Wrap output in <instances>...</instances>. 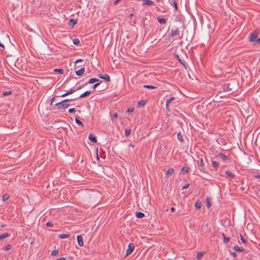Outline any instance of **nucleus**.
Listing matches in <instances>:
<instances>
[{"instance_id":"obj_1","label":"nucleus","mask_w":260,"mask_h":260,"mask_svg":"<svg viewBox=\"0 0 260 260\" xmlns=\"http://www.w3.org/2000/svg\"><path fill=\"white\" fill-rule=\"evenodd\" d=\"M55 105L58 106L57 109L59 110L66 109V108L70 106L69 104L65 102H63V101L55 104Z\"/></svg>"},{"instance_id":"obj_2","label":"nucleus","mask_w":260,"mask_h":260,"mask_svg":"<svg viewBox=\"0 0 260 260\" xmlns=\"http://www.w3.org/2000/svg\"><path fill=\"white\" fill-rule=\"evenodd\" d=\"M198 165L199 166V169L203 172H205L204 168V163L202 158H200L199 160L197 161Z\"/></svg>"},{"instance_id":"obj_3","label":"nucleus","mask_w":260,"mask_h":260,"mask_svg":"<svg viewBox=\"0 0 260 260\" xmlns=\"http://www.w3.org/2000/svg\"><path fill=\"white\" fill-rule=\"evenodd\" d=\"M135 245L133 243H131L128 244V249L126 250V256L129 255L134 250Z\"/></svg>"},{"instance_id":"obj_4","label":"nucleus","mask_w":260,"mask_h":260,"mask_svg":"<svg viewBox=\"0 0 260 260\" xmlns=\"http://www.w3.org/2000/svg\"><path fill=\"white\" fill-rule=\"evenodd\" d=\"M259 34L258 31H255L254 32L251 34L249 36L250 42H253L256 40Z\"/></svg>"},{"instance_id":"obj_5","label":"nucleus","mask_w":260,"mask_h":260,"mask_svg":"<svg viewBox=\"0 0 260 260\" xmlns=\"http://www.w3.org/2000/svg\"><path fill=\"white\" fill-rule=\"evenodd\" d=\"M180 34V31L178 28L175 30L171 29L170 33L169 34V37H173L174 36H178Z\"/></svg>"},{"instance_id":"obj_6","label":"nucleus","mask_w":260,"mask_h":260,"mask_svg":"<svg viewBox=\"0 0 260 260\" xmlns=\"http://www.w3.org/2000/svg\"><path fill=\"white\" fill-rule=\"evenodd\" d=\"M98 77L101 79H104V80H105L107 82L110 81V77L107 74H106V75L99 74L98 75Z\"/></svg>"},{"instance_id":"obj_7","label":"nucleus","mask_w":260,"mask_h":260,"mask_svg":"<svg viewBox=\"0 0 260 260\" xmlns=\"http://www.w3.org/2000/svg\"><path fill=\"white\" fill-rule=\"evenodd\" d=\"M216 156V157L221 158L223 161H225L229 159L228 157L226 155L222 153H219Z\"/></svg>"},{"instance_id":"obj_8","label":"nucleus","mask_w":260,"mask_h":260,"mask_svg":"<svg viewBox=\"0 0 260 260\" xmlns=\"http://www.w3.org/2000/svg\"><path fill=\"white\" fill-rule=\"evenodd\" d=\"M78 244L80 246H83L84 245L83 239L81 235H78L77 237Z\"/></svg>"},{"instance_id":"obj_9","label":"nucleus","mask_w":260,"mask_h":260,"mask_svg":"<svg viewBox=\"0 0 260 260\" xmlns=\"http://www.w3.org/2000/svg\"><path fill=\"white\" fill-rule=\"evenodd\" d=\"M77 20L76 19H74L73 18H72L70 20L69 22V25L72 28H73L75 25H76L77 23Z\"/></svg>"},{"instance_id":"obj_10","label":"nucleus","mask_w":260,"mask_h":260,"mask_svg":"<svg viewBox=\"0 0 260 260\" xmlns=\"http://www.w3.org/2000/svg\"><path fill=\"white\" fill-rule=\"evenodd\" d=\"M91 93V91L90 90H87L82 94H81L78 98H76V99H77L78 98H83L86 96L89 95Z\"/></svg>"},{"instance_id":"obj_11","label":"nucleus","mask_w":260,"mask_h":260,"mask_svg":"<svg viewBox=\"0 0 260 260\" xmlns=\"http://www.w3.org/2000/svg\"><path fill=\"white\" fill-rule=\"evenodd\" d=\"M85 72V68L84 67L82 68L80 70L76 71L75 74L78 76H80L83 74Z\"/></svg>"},{"instance_id":"obj_12","label":"nucleus","mask_w":260,"mask_h":260,"mask_svg":"<svg viewBox=\"0 0 260 260\" xmlns=\"http://www.w3.org/2000/svg\"><path fill=\"white\" fill-rule=\"evenodd\" d=\"M88 139L92 142L96 143L97 142L96 136H95L93 134H90L88 136Z\"/></svg>"},{"instance_id":"obj_13","label":"nucleus","mask_w":260,"mask_h":260,"mask_svg":"<svg viewBox=\"0 0 260 260\" xmlns=\"http://www.w3.org/2000/svg\"><path fill=\"white\" fill-rule=\"evenodd\" d=\"M143 4L144 5L151 6L154 4V2L150 0H143Z\"/></svg>"},{"instance_id":"obj_14","label":"nucleus","mask_w":260,"mask_h":260,"mask_svg":"<svg viewBox=\"0 0 260 260\" xmlns=\"http://www.w3.org/2000/svg\"><path fill=\"white\" fill-rule=\"evenodd\" d=\"M225 175H226V178H234L235 175L234 173H232L231 172H230V171H226L225 172Z\"/></svg>"},{"instance_id":"obj_15","label":"nucleus","mask_w":260,"mask_h":260,"mask_svg":"<svg viewBox=\"0 0 260 260\" xmlns=\"http://www.w3.org/2000/svg\"><path fill=\"white\" fill-rule=\"evenodd\" d=\"M10 236L9 233H5L0 236V241L3 240L4 239Z\"/></svg>"},{"instance_id":"obj_16","label":"nucleus","mask_w":260,"mask_h":260,"mask_svg":"<svg viewBox=\"0 0 260 260\" xmlns=\"http://www.w3.org/2000/svg\"><path fill=\"white\" fill-rule=\"evenodd\" d=\"M205 252H199L197 255V258L198 260H201L203 255H204Z\"/></svg>"},{"instance_id":"obj_17","label":"nucleus","mask_w":260,"mask_h":260,"mask_svg":"<svg viewBox=\"0 0 260 260\" xmlns=\"http://www.w3.org/2000/svg\"><path fill=\"white\" fill-rule=\"evenodd\" d=\"M189 170V168L188 167H184L181 169V172L183 175H185L186 173H188Z\"/></svg>"},{"instance_id":"obj_18","label":"nucleus","mask_w":260,"mask_h":260,"mask_svg":"<svg viewBox=\"0 0 260 260\" xmlns=\"http://www.w3.org/2000/svg\"><path fill=\"white\" fill-rule=\"evenodd\" d=\"M233 249L237 252H242L244 250V248L241 247H239L238 246H235L233 247Z\"/></svg>"},{"instance_id":"obj_19","label":"nucleus","mask_w":260,"mask_h":260,"mask_svg":"<svg viewBox=\"0 0 260 260\" xmlns=\"http://www.w3.org/2000/svg\"><path fill=\"white\" fill-rule=\"evenodd\" d=\"M194 206L197 209H200L201 208L202 204L199 201H197L194 204Z\"/></svg>"},{"instance_id":"obj_20","label":"nucleus","mask_w":260,"mask_h":260,"mask_svg":"<svg viewBox=\"0 0 260 260\" xmlns=\"http://www.w3.org/2000/svg\"><path fill=\"white\" fill-rule=\"evenodd\" d=\"M158 22L161 24H165L167 22V20L165 18H157Z\"/></svg>"},{"instance_id":"obj_21","label":"nucleus","mask_w":260,"mask_h":260,"mask_svg":"<svg viewBox=\"0 0 260 260\" xmlns=\"http://www.w3.org/2000/svg\"><path fill=\"white\" fill-rule=\"evenodd\" d=\"M222 236L223 237V241L225 243H227L230 241V238L229 237H226L224 234L223 233Z\"/></svg>"},{"instance_id":"obj_22","label":"nucleus","mask_w":260,"mask_h":260,"mask_svg":"<svg viewBox=\"0 0 260 260\" xmlns=\"http://www.w3.org/2000/svg\"><path fill=\"white\" fill-rule=\"evenodd\" d=\"M136 215L137 218H142L144 216V214L141 212H137L136 213Z\"/></svg>"},{"instance_id":"obj_23","label":"nucleus","mask_w":260,"mask_h":260,"mask_svg":"<svg viewBox=\"0 0 260 260\" xmlns=\"http://www.w3.org/2000/svg\"><path fill=\"white\" fill-rule=\"evenodd\" d=\"M99 81V80L96 78H91L88 80V81L87 83V84H92V83H93Z\"/></svg>"},{"instance_id":"obj_24","label":"nucleus","mask_w":260,"mask_h":260,"mask_svg":"<svg viewBox=\"0 0 260 260\" xmlns=\"http://www.w3.org/2000/svg\"><path fill=\"white\" fill-rule=\"evenodd\" d=\"M75 121H76V123L79 125V126H81L82 127H83L84 126V124L83 123V122L82 121H81L79 119H78V118H75Z\"/></svg>"},{"instance_id":"obj_25","label":"nucleus","mask_w":260,"mask_h":260,"mask_svg":"<svg viewBox=\"0 0 260 260\" xmlns=\"http://www.w3.org/2000/svg\"><path fill=\"white\" fill-rule=\"evenodd\" d=\"M70 237V235L68 234H60L59 235L58 237L60 239H66L69 238Z\"/></svg>"},{"instance_id":"obj_26","label":"nucleus","mask_w":260,"mask_h":260,"mask_svg":"<svg viewBox=\"0 0 260 260\" xmlns=\"http://www.w3.org/2000/svg\"><path fill=\"white\" fill-rule=\"evenodd\" d=\"M174 173V169L173 168L169 169L166 173V175H172Z\"/></svg>"},{"instance_id":"obj_27","label":"nucleus","mask_w":260,"mask_h":260,"mask_svg":"<svg viewBox=\"0 0 260 260\" xmlns=\"http://www.w3.org/2000/svg\"><path fill=\"white\" fill-rule=\"evenodd\" d=\"M177 138L180 142H182L183 141V136L181 133H178L177 134Z\"/></svg>"},{"instance_id":"obj_28","label":"nucleus","mask_w":260,"mask_h":260,"mask_svg":"<svg viewBox=\"0 0 260 260\" xmlns=\"http://www.w3.org/2000/svg\"><path fill=\"white\" fill-rule=\"evenodd\" d=\"M143 87L148 88V89H155L156 88V86H152V85H144L143 86Z\"/></svg>"},{"instance_id":"obj_29","label":"nucleus","mask_w":260,"mask_h":260,"mask_svg":"<svg viewBox=\"0 0 260 260\" xmlns=\"http://www.w3.org/2000/svg\"><path fill=\"white\" fill-rule=\"evenodd\" d=\"M219 164L216 161H212V166L214 168L216 169L218 167Z\"/></svg>"},{"instance_id":"obj_30","label":"nucleus","mask_w":260,"mask_h":260,"mask_svg":"<svg viewBox=\"0 0 260 260\" xmlns=\"http://www.w3.org/2000/svg\"><path fill=\"white\" fill-rule=\"evenodd\" d=\"M9 198V196L8 194H5L3 196L2 201L3 202L6 201Z\"/></svg>"},{"instance_id":"obj_31","label":"nucleus","mask_w":260,"mask_h":260,"mask_svg":"<svg viewBox=\"0 0 260 260\" xmlns=\"http://www.w3.org/2000/svg\"><path fill=\"white\" fill-rule=\"evenodd\" d=\"M73 43L76 45H79L80 44V41L78 38H75L73 40Z\"/></svg>"},{"instance_id":"obj_32","label":"nucleus","mask_w":260,"mask_h":260,"mask_svg":"<svg viewBox=\"0 0 260 260\" xmlns=\"http://www.w3.org/2000/svg\"><path fill=\"white\" fill-rule=\"evenodd\" d=\"M75 91H76V89H74L73 88H71L69 91H67L66 92V94H67L68 95H69V94H71L74 93Z\"/></svg>"},{"instance_id":"obj_33","label":"nucleus","mask_w":260,"mask_h":260,"mask_svg":"<svg viewBox=\"0 0 260 260\" xmlns=\"http://www.w3.org/2000/svg\"><path fill=\"white\" fill-rule=\"evenodd\" d=\"M131 132V129H126L125 130V133H124L125 136L126 137H128L130 135Z\"/></svg>"},{"instance_id":"obj_34","label":"nucleus","mask_w":260,"mask_h":260,"mask_svg":"<svg viewBox=\"0 0 260 260\" xmlns=\"http://www.w3.org/2000/svg\"><path fill=\"white\" fill-rule=\"evenodd\" d=\"M211 206V204L209 199H206V206L208 208H209Z\"/></svg>"},{"instance_id":"obj_35","label":"nucleus","mask_w":260,"mask_h":260,"mask_svg":"<svg viewBox=\"0 0 260 260\" xmlns=\"http://www.w3.org/2000/svg\"><path fill=\"white\" fill-rule=\"evenodd\" d=\"M11 248H12V245L11 244H8L4 247V249L5 251H8V250L11 249Z\"/></svg>"},{"instance_id":"obj_36","label":"nucleus","mask_w":260,"mask_h":260,"mask_svg":"<svg viewBox=\"0 0 260 260\" xmlns=\"http://www.w3.org/2000/svg\"><path fill=\"white\" fill-rule=\"evenodd\" d=\"M54 72H58L61 74H63L64 73V70L63 69H54Z\"/></svg>"},{"instance_id":"obj_37","label":"nucleus","mask_w":260,"mask_h":260,"mask_svg":"<svg viewBox=\"0 0 260 260\" xmlns=\"http://www.w3.org/2000/svg\"><path fill=\"white\" fill-rule=\"evenodd\" d=\"M172 4H173V6L174 7L175 10L177 11V4L176 1L175 0L172 1Z\"/></svg>"},{"instance_id":"obj_38","label":"nucleus","mask_w":260,"mask_h":260,"mask_svg":"<svg viewBox=\"0 0 260 260\" xmlns=\"http://www.w3.org/2000/svg\"><path fill=\"white\" fill-rule=\"evenodd\" d=\"M145 104V102H144V101H141L138 103V105H139V107H143Z\"/></svg>"},{"instance_id":"obj_39","label":"nucleus","mask_w":260,"mask_h":260,"mask_svg":"<svg viewBox=\"0 0 260 260\" xmlns=\"http://www.w3.org/2000/svg\"><path fill=\"white\" fill-rule=\"evenodd\" d=\"M240 237L242 242L244 244H246L247 242V240L245 239L241 235H240Z\"/></svg>"},{"instance_id":"obj_40","label":"nucleus","mask_w":260,"mask_h":260,"mask_svg":"<svg viewBox=\"0 0 260 260\" xmlns=\"http://www.w3.org/2000/svg\"><path fill=\"white\" fill-rule=\"evenodd\" d=\"M175 57L180 63L183 61L178 54H175Z\"/></svg>"},{"instance_id":"obj_41","label":"nucleus","mask_w":260,"mask_h":260,"mask_svg":"<svg viewBox=\"0 0 260 260\" xmlns=\"http://www.w3.org/2000/svg\"><path fill=\"white\" fill-rule=\"evenodd\" d=\"M11 93H12V92L11 91H7L3 92V95L4 96H7L8 95L11 94Z\"/></svg>"},{"instance_id":"obj_42","label":"nucleus","mask_w":260,"mask_h":260,"mask_svg":"<svg viewBox=\"0 0 260 260\" xmlns=\"http://www.w3.org/2000/svg\"><path fill=\"white\" fill-rule=\"evenodd\" d=\"M86 85H87V83H86L85 84H82V85H80L79 86H78V87H77L76 90H79V89L82 88L83 87H84Z\"/></svg>"},{"instance_id":"obj_43","label":"nucleus","mask_w":260,"mask_h":260,"mask_svg":"<svg viewBox=\"0 0 260 260\" xmlns=\"http://www.w3.org/2000/svg\"><path fill=\"white\" fill-rule=\"evenodd\" d=\"M175 98L174 97H172L170 98L167 101V103L168 104H170L173 101L175 100Z\"/></svg>"},{"instance_id":"obj_44","label":"nucleus","mask_w":260,"mask_h":260,"mask_svg":"<svg viewBox=\"0 0 260 260\" xmlns=\"http://www.w3.org/2000/svg\"><path fill=\"white\" fill-rule=\"evenodd\" d=\"M134 110V108H133V107H131L129 108L128 109V110H127V113L129 114L132 112H133Z\"/></svg>"},{"instance_id":"obj_45","label":"nucleus","mask_w":260,"mask_h":260,"mask_svg":"<svg viewBox=\"0 0 260 260\" xmlns=\"http://www.w3.org/2000/svg\"><path fill=\"white\" fill-rule=\"evenodd\" d=\"M76 111V110L75 108H71L69 110V112L70 113H74Z\"/></svg>"},{"instance_id":"obj_46","label":"nucleus","mask_w":260,"mask_h":260,"mask_svg":"<svg viewBox=\"0 0 260 260\" xmlns=\"http://www.w3.org/2000/svg\"><path fill=\"white\" fill-rule=\"evenodd\" d=\"M102 81H101L100 82H98V83H96L95 84H94L93 86H92V88L94 89H95L99 85V84H100V83H101Z\"/></svg>"},{"instance_id":"obj_47","label":"nucleus","mask_w":260,"mask_h":260,"mask_svg":"<svg viewBox=\"0 0 260 260\" xmlns=\"http://www.w3.org/2000/svg\"><path fill=\"white\" fill-rule=\"evenodd\" d=\"M57 253H58V250L56 249H54L52 251L51 254L52 255H55L57 254Z\"/></svg>"},{"instance_id":"obj_48","label":"nucleus","mask_w":260,"mask_h":260,"mask_svg":"<svg viewBox=\"0 0 260 260\" xmlns=\"http://www.w3.org/2000/svg\"><path fill=\"white\" fill-rule=\"evenodd\" d=\"M169 105L170 104H168L167 102H166V109L168 111H170V108L169 107Z\"/></svg>"},{"instance_id":"obj_49","label":"nucleus","mask_w":260,"mask_h":260,"mask_svg":"<svg viewBox=\"0 0 260 260\" xmlns=\"http://www.w3.org/2000/svg\"><path fill=\"white\" fill-rule=\"evenodd\" d=\"M231 255L232 256H233V257H236L237 256V253L235 252H231Z\"/></svg>"},{"instance_id":"obj_50","label":"nucleus","mask_w":260,"mask_h":260,"mask_svg":"<svg viewBox=\"0 0 260 260\" xmlns=\"http://www.w3.org/2000/svg\"><path fill=\"white\" fill-rule=\"evenodd\" d=\"M189 186V183H186L184 185V186L182 188V189H186L187 188H188Z\"/></svg>"},{"instance_id":"obj_51","label":"nucleus","mask_w":260,"mask_h":260,"mask_svg":"<svg viewBox=\"0 0 260 260\" xmlns=\"http://www.w3.org/2000/svg\"><path fill=\"white\" fill-rule=\"evenodd\" d=\"M254 193L255 194V196H256V197L257 198H260V194H259L258 192L257 191H254Z\"/></svg>"},{"instance_id":"obj_52","label":"nucleus","mask_w":260,"mask_h":260,"mask_svg":"<svg viewBox=\"0 0 260 260\" xmlns=\"http://www.w3.org/2000/svg\"><path fill=\"white\" fill-rule=\"evenodd\" d=\"M46 226H48V227L49 226H53V224L51 222H47L46 223Z\"/></svg>"},{"instance_id":"obj_53","label":"nucleus","mask_w":260,"mask_h":260,"mask_svg":"<svg viewBox=\"0 0 260 260\" xmlns=\"http://www.w3.org/2000/svg\"><path fill=\"white\" fill-rule=\"evenodd\" d=\"M76 99H66L64 100H63V102H65L66 103H67V102H70V101H73L74 100H75Z\"/></svg>"},{"instance_id":"obj_54","label":"nucleus","mask_w":260,"mask_h":260,"mask_svg":"<svg viewBox=\"0 0 260 260\" xmlns=\"http://www.w3.org/2000/svg\"><path fill=\"white\" fill-rule=\"evenodd\" d=\"M181 63L185 69H187V66L184 62L182 61Z\"/></svg>"},{"instance_id":"obj_55","label":"nucleus","mask_w":260,"mask_h":260,"mask_svg":"<svg viewBox=\"0 0 260 260\" xmlns=\"http://www.w3.org/2000/svg\"><path fill=\"white\" fill-rule=\"evenodd\" d=\"M118 113H114V114H113V117L115 118H118Z\"/></svg>"},{"instance_id":"obj_56","label":"nucleus","mask_w":260,"mask_h":260,"mask_svg":"<svg viewBox=\"0 0 260 260\" xmlns=\"http://www.w3.org/2000/svg\"><path fill=\"white\" fill-rule=\"evenodd\" d=\"M67 95H68L66 94V93H64L63 94H61V95H58V96H59H59H60V97H65V96H66Z\"/></svg>"},{"instance_id":"obj_57","label":"nucleus","mask_w":260,"mask_h":260,"mask_svg":"<svg viewBox=\"0 0 260 260\" xmlns=\"http://www.w3.org/2000/svg\"><path fill=\"white\" fill-rule=\"evenodd\" d=\"M175 210H176V209H175V208L174 207H172V208H171V211L172 212H175Z\"/></svg>"},{"instance_id":"obj_58","label":"nucleus","mask_w":260,"mask_h":260,"mask_svg":"<svg viewBox=\"0 0 260 260\" xmlns=\"http://www.w3.org/2000/svg\"><path fill=\"white\" fill-rule=\"evenodd\" d=\"M83 61V59H78L76 60V62H81Z\"/></svg>"},{"instance_id":"obj_59","label":"nucleus","mask_w":260,"mask_h":260,"mask_svg":"<svg viewBox=\"0 0 260 260\" xmlns=\"http://www.w3.org/2000/svg\"><path fill=\"white\" fill-rule=\"evenodd\" d=\"M55 100V98L54 97H53L51 98V104L54 102V101Z\"/></svg>"},{"instance_id":"obj_60","label":"nucleus","mask_w":260,"mask_h":260,"mask_svg":"<svg viewBox=\"0 0 260 260\" xmlns=\"http://www.w3.org/2000/svg\"><path fill=\"white\" fill-rule=\"evenodd\" d=\"M121 0H115V1L114 2V4L115 5L117 4L119 2H120Z\"/></svg>"},{"instance_id":"obj_61","label":"nucleus","mask_w":260,"mask_h":260,"mask_svg":"<svg viewBox=\"0 0 260 260\" xmlns=\"http://www.w3.org/2000/svg\"><path fill=\"white\" fill-rule=\"evenodd\" d=\"M256 42H257L259 44H260V36L259 38L256 40Z\"/></svg>"},{"instance_id":"obj_62","label":"nucleus","mask_w":260,"mask_h":260,"mask_svg":"<svg viewBox=\"0 0 260 260\" xmlns=\"http://www.w3.org/2000/svg\"><path fill=\"white\" fill-rule=\"evenodd\" d=\"M56 260H65V258L64 257H60V258L57 259Z\"/></svg>"},{"instance_id":"obj_63","label":"nucleus","mask_w":260,"mask_h":260,"mask_svg":"<svg viewBox=\"0 0 260 260\" xmlns=\"http://www.w3.org/2000/svg\"><path fill=\"white\" fill-rule=\"evenodd\" d=\"M129 147H132V148H134V145L133 144H130L129 145Z\"/></svg>"},{"instance_id":"obj_64","label":"nucleus","mask_w":260,"mask_h":260,"mask_svg":"<svg viewBox=\"0 0 260 260\" xmlns=\"http://www.w3.org/2000/svg\"><path fill=\"white\" fill-rule=\"evenodd\" d=\"M0 47L4 48V45L0 42Z\"/></svg>"}]
</instances>
